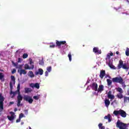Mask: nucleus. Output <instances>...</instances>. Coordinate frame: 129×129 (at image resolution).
<instances>
[{
	"label": "nucleus",
	"mask_w": 129,
	"mask_h": 129,
	"mask_svg": "<svg viewBox=\"0 0 129 129\" xmlns=\"http://www.w3.org/2000/svg\"><path fill=\"white\" fill-rule=\"evenodd\" d=\"M62 46V49H67L68 48V45L67 44V42L66 41H59V40H55V44L54 43H50L49 47L50 48H61Z\"/></svg>",
	"instance_id": "nucleus-1"
},
{
	"label": "nucleus",
	"mask_w": 129,
	"mask_h": 129,
	"mask_svg": "<svg viewBox=\"0 0 129 129\" xmlns=\"http://www.w3.org/2000/svg\"><path fill=\"white\" fill-rule=\"evenodd\" d=\"M112 81L113 83H119V84H121L122 85H123V84L124 83L123 79H122L121 77L113 78L112 79Z\"/></svg>",
	"instance_id": "nucleus-2"
},
{
	"label": "nucleus",
	"mask_w": 129,
	"mask_h": 129,
	"mask_svg": "<svg viewBox=\"0 0 129 129\" xmlns=\"http://www.w3.org/2000/svg\"><path fill=\"white\" fill-rule=\"evenodd\" d=\"M113 114L117 116L118 114L121 115L122 117H126V113L123 110L120 109L119 110H114L113 111Z\"/></svg>",
	"instance_id": "nucleus-3"
},
{
	"label": "nucleus",
	"mask_w": 129,
	"mask_h": 129,
	"mask_svg": "<svg viewBox=\"0 0 129 129\" xmlns=\"http://www.w3.org/2000/svg\"><path fill=\"white\" fill-rule=\"evenodd\" d=\"M116 127H118L119 129H126V124L123 123L118 120L116 123Z\"/></svg>",
	"instance_id": "nucleus-4"
},
{
	"label": "nucleus",
	"mask_w": 129,
	"mask_h": 129,
	"mask_svg": "<svg viewBox=\"0 0 129 129\" xmlns=\"http://www.w3.org/2000/svg\"><path fill=\"white\" fill-rule=\"evenodd\" d=\"M118 69H120V68H122L123 69H125V70H128V67L126 66V63L123 64V61L122 60H120L119 62V64H118Z\"/></svg>",
	"instance_id": "nucleus-5"
},
{
	"label": "nucleus",
	"mask_w": 129,
	"mask_h": 129,
	"mask_svg": "<svg viewBox=\"0 0 129 129\" xmlns=\"http://www.w3.org/2000/svg\"><path fill=\"white\" fill-rule=\"evenodd\" d=\"M22 100H23V96L21 95V93H19L17 96V106H18V107L23 105V104H21V101H22Z\"/></svg>",
	"instance_id": "nucleus-6"
},
{
	"label": "nucleus",
	"mask_w": 129,
	"mask_h": 129,
	"mask_svg": "<svg viewBox=\"0 0 129 129\" xmlns=\"http://www.w3.org/2000/svg\"><path fill=\"white\" fill-rule=\"evenodd\" d=\"M23 99L24 100H25V101H28L30 104H32V103H33V101H34L32 97L28 95L25 96Z\"/></svg>",
	"instance_id": "nucleus-7"
},
{
	"label": "nucleus",
	"mask_w": 129,
	"mask_h": 129,
	"mask_svg": "<svg viewBox=\"0 0 129 129\" xmlns=\"http://www.w3.org/2000/svg\"><path fill=\"white\" fill-rule=\"evenodd\" d=\"M90 87H91L93 90H94L95 91H97V89L98 88V85L96 83L94 82L90 85Z\"/></svg>",
	"instance_id": "nucleus-8"
},
{
	"label": "nucleus",
	"mask_w": 129,
	"mask_h": 129,
	"mask_svg": "<svg viewBox=\"0 0 129 129\" xmlns=\"http://www.w3.org/2000/svg\"><path fill=\"white\" fill-rule=\"evenodd\" d=\"M34 68L35 66H34V64L32 65L30 67L28 64H25L24 66L25 70H33V69H34Z\"/></svg>",
	"instance_id": "nucleus-9"
},
{
	"label": "nucleus",
	"mask_w": 129,
	"mask_h": 129,
	"mask_svg": "<svg viewBox=\"0 0 129 129\" xmlns=\"http://www.w3.org/2000/svg\"><path fill=\"white\" fill-rule=\"evenodd\" d=\"M44 73V71L42 69H39L38 71H36L35 72V75H43Z\"/></svg>",
	"instance_id": "nucleus-10"
},
{
	"label": "nucleus",
	"mask_w": 129,
	"mask_h": 129,
	"mask_svg": "<svg viewBox=\"0 0 129 129\" xmlns=\"http://www.w3.org/2000/svg\"><path fill=\"white\" fill-rule=\"evenodd\" d=\"M112 92L111 91H109L107 93V97L109 99H114V96L111 94Z\"/></svg>",
	"instance_id": "nucleus-11"
},
{
	"label": "nucleus",
	"mask_w": 129,
	"mask_h": 129,
	"mask_svg": "<svg viewBox=\"0 0 129 129\" xmlns=\"http://www.w3.org/2000/svg\"><path fill=\"white\" fill-rule=\"evenodd\" d=\"M10 113L11 114V116H8L7 117L11 121L14 120L15 119V113L14 112H11Z\"/></svg>",
	"instance_id": "nucleus-12"
},
{
	"label": "nucleus",
	"mask_w": 129,
	"mask_h": 129,
	"mask_svg": "<svg viewBox=\"0 0 129 129\" xmlns=\"http://www.w3.org/2000/svg\"><path fill=\"white\" fill-rule=\"evenodd\" d=\"M99 76L101 78V79H103V77H104V76H105V70H101Z\"/></svg>",
	"instance_id": "nucleus-13"
},
{
	"label": "nucleus",
	"mask_w": 129,
	"mask_h": 129,
	"mask_svg": "<svg viewBox=\"0 0 129 129\" xmlns=\"http://www.w3.org/2000/svg\"><path fill=\"white\" fill-rule=\"evenodd\" d=\"M18 73H19L20 75L22 76V74H27V71L25 70H23V69H21V70H18Z\"/></svg>",
	"instance_id": "nucleus-14"
},
{
	"label": "nucleus",
	"mask_w": 129,
	"mask_h": 129,
	"mask_svg": "<svg viewBox=\"0 0 129 129\" xmlns=\"http://www.w3.org/2000/svg\"><path fill=\"white\" fill-rule=\"evenodd\" d=\"M111 116L109 114H108V115L105 116L104 118V119H108V122H110V121H111Z\"/></svg>",
	"instance_id": "nucleus-15"
},
{
	"label": "nucleus",
	"mask_w": 129,
	"mask_h": 129,
	"mask_svg": "<svg viewBox=\"0 0 129 129\" xmlns=\"http://www.w3.org/2000/svg\"><path fill=\"white\" fill-rule=\"evenodd\" d=\"M105 106L107 107H108L109 106V104H110V101H109V100L108 99H106L105 100Z\"/></svg>",
	"instance_id": "nucleus-16"
},
{
	"label": "nucleus",
	"mask_w": 129,
	"mask_h": 129,
	"mask_svg": "<svg viewBox=\"0 0 129 129\" xmlns=\"http://www.w3.org/2000/svg\"><path fill=\"white\" fill-rule=\"evenodd\" d=\"M97 91H98V92H101L102 91H103V85H99V88Z\"/></svg>",
	"instance_id": "nucleus-17"
},
{
	"label": "nucleus",
	"mask_w": 129,
	"mask_h": 129,
	"mask_svg": "<svg viewBox=\"0 0 129 129\" xmlns=\"http://www.w3.org/2000/svg\"><path fill=\"white\" fill-rule=\"evenodd\" d=\"M28 76L31 78H33V77H35V75H34V73L32 71L29 72Z\"/></svg>",
	"instance_id": "nucleus-18"
},
{
	"label": "nucleus",
	"mask_w": 129,
	"mask_h": 129,
	"mask_svg": "<svg viewBox=\"0 0 129 129\" xmlns=\"http://www.w3.org/2000/svg\"><path fill=\"white\" fill-rule=\"evenodd\" d=\"M25 93H29L32 92V89L30 88H25L24 89Z\"/></svg>",
	"instance_id": "nucleus-19"
},
{
	"label": "nucleus",
	"mask_w": 129,
	"mask_h": 129,
	"mask_svg": "<svg viewBox=\"0 0 129 129\" xmlns=\"http://www.w3.org/2000/svg\"><path fill=\"white\" fill-rule=\"evenodd\" d=\"M110 56H113V53L112 52L108 53L107 55V56L106 57V60H107L108 59H110Z\"/></svg>",
	"instance_id": "nucleus-20"
},
{
	"label": "nucleus",
	"mask_w": 129,
	"mask_h": 129,
	"mask_svg": "<svg viewBox=\"0 0 129 129\" xmlns=\"http://www.w3.org/2000/svg\"><path fill=\"white\" fill-rule=\"evenodd\" d=\"M107 83L108 86H111V84H112V81L110 79H107Z\"/></svg>",
	"instance_id": "nucleus-21"
},
{
	"label": "nucleus",
	"mask_w": 129,
	"mask_h": 129,
	"mask_svg": "<svg viewBox=\"0 0 129 129\" xmlns=\"http://www.w3.org/2000/svg\"><path fill=\"white\" fill-rule=\"evenodd\" d=\"M93 52L98 54H101V50H98V49H93Z\"/></svg>",
	"instance_id": "nucleus-22"
},
{
	"label": "nucleus",
	"mask_w": 129,
	"mask_h": 129,
	"mask_svg": "<svg viewBox=\"0 0 129 129\" xmlns=\"http://www.w3.org/2000/svg\"><path fill=\"white\" fill-rule=\"evenodd\" d=\"M99 128L100 129H105V126L102 125V123H100L98 124Z\"/></svg>",
	"instance_id": "nucleus-23"
},
{
	"label": "nucleus",
	"mask_w": 129,
	"mask_h": 129,
	"mask_svg": "<svg viewBox=\"0 0 129 129\" xmlns=\"http://www.w3.org/2000/svg\"><path fill=\"white\" fill-rule=\"evenodd\" d=\"M5 78V75L3 73H0V80H3Z\"/></svg>",
	"instance_id": "nucleus-24"
},
{
	"label": "nucleus",
	"mask_w": 129,
	"mask_h": 129,
	"mask_svg": "<svg viewBox=\"0 0 129 129\" xmlns=\"http://www.w3.org/2000/svg\"><path fill=\"white\" fill-rule=\"evenodd\" d=\"M108 66L112 69H114V66H113L110 61H109L108 62Z\"/></svg>",
	"instance_id": "nucleus-25"
},
{
	"label": "nucleus",
	"mask_w": 129,
	"mask_h": 129,
	"mask_svg": "<svg viewBox=\"0 0 129 129\" xmlns=\"http://www.w3.org/2000/svg\"><path fill=\"white\" fill-rule=\"evenodd\" d=\"M34 87L35 88H37V89H39V88H40V84H39V83H35L34 85Z\"/></svg>",
	"instance_id": "nucleus-26"
},
{
	"label": "nucleus",
	"mask_w": 129,
	"mask_h": 129,
	"mask_svg": "<svg viewBox=\"0 0 129 129\" xmlns=\"http://www.w3.org/2000/svg\"><path fill=\"white\" fill-rule=\"evenodd\" d=\"M47 71H48L49 73L51 72L52 71V67H48L46 68Z\"/></svg>",
	"instance_id": "nucleus-27"
},
{
	"label": "nucleus",
	"mask_w": 129,
	"mask_h": 129,
	"mask_svg": "<svg viewBox=\"0 0 129 129\" xmlns=\"http://www.w3.org/2000/svg\"><path fill=\"white\" fill-rule=\"evenodd\" d=\"M117 96L118 98H119L120 99H121V98H123V96L121 94L117 95Z\"/></svg>",
	"instance_id": "nucleus-28"
},
{
	"label": "nucleus",
	"mask_w": 129,
	"mask_h": 129,
	"mask_svg": "<svg viewBox=\"0 0 129 129\" xmlns=\"http://www.w3.org/2000/svg\"><path fill=\"white\" fill-rule=\"evenodd\" d=\"M68 57H69L70 61H71V60H72V56L71 55V52H70L68 54Z\"/></svg>",
	"instance_id": "nucleus-29"
},
{
	"label": "nucleus",
	"mask_w": 129,
	"mask_h": 129,
	"mask_svg": "<svg viewBox=\"0 0 129 129\" xmlns=\"http://www.w3.org/2000/svg\"><path fill=\"white\" fill-rule=\"evenodd\" d=\"M11 79L13 81V82H15L16 81V78H15V76H11Z\"/></svg>",
	"instance_id": "nucleus-30"
},
{
	"label": "nucleus",
	"mask_w": 129,
	"mask_h": 129,
	"mask_svg": "<svg viewBox=\"0 0 129 129\" xmlns=\"http://www.w3.org/2000/svg\"><path fill=\"white\" fill-rule=\"evenodd\" d=\"M125 53L126 56H129V49H127L125 50Z\"/></svg>",
	"instance_id": "nucleus-31"
},
{
	"label": "nucleus",
	"mask_w": 129,
	"mask_h": 129,
	"mask_svg": "<svg viewBox=\"0 0 129 129\" xmlns=\"http://www.w3.org/2000/svg\"><path fill=\"white\" fill-rule=\"evenodd\" d=\"M13 65H14V67H16V68H18V62L15 63L14 61L12 62Z\"/></svg>",
	"instance_id": "nucleus-32"
},
{
	"label": "nucleus",
	"mask_w": 129,
	"mask_h": 129,
	"mask_svg": "<svg viewBox=\"0 0 129 129\" xmlns=\"http://www.w3.org/2000/svg\"><path fill=\"white\" fill-rule=\"evenodd\" d=\"M20 84H19L17 86V91L18 93H21V92H20Z\"/></svg>",
	"instance_id": "nucleus-33"
},
{
	"label": "nucleus",
	"mask_w": 129,
	"mask_h": 129,
	"mask_svg": "<svg viewBox=\"0 0 129 129\" xmlns=\"http://www.w3.org/2000/svg\"><path fill=\"white\" fill-rule=\"evenodd\" d=\"M127 100H128V97H124V103H125V102H127Z\"/></svg>",
	"instance_id": "nucleus-34"
},
{
	"label": "nucleus",
	"mask_w": 129,
	"mask_h": 129,
	"mask_svg": "<svg viewBox=\"0 0 129 129\" xmlns=\"http://www.w3.org/2000/svg\"><path fill=\"white\" fill-rule=\"evenodd\" d=\"M23 59H26V58H28V54L24 53L23 55Z\"/></svg>",
	"instance_id": "nucleus-35"
},
{
	"label": "nucleus",
	"mask_w": 129,
	"mask_h": 129,
	"mask_svg": "<svg viewBox=\"0 0 129 129\" xmlns=\"http://www.w3.org/2000/svg\"><path fill=\"white\" fill-rule=\"evenodd\" d=\"M117 90L118 92H120V93H121L122 92V89L120 88H118Z\"/></svg>",
	"instance_id": "nucleus-36"
},
{
	"label": "nucleus",
	"mask_w": 129,
	"mask_h": 129,
	"mask_svg": "<svg viewBox=\"0 0 129 129\" xmlns=\"http://www.w3.org/2000/svg\"><path fill=\"white\" fill-rule=\"evenodd\" d=\"M29 62H30V64L31 65H33L32 64H34V61H33V59H29Z\"/></svg>",
	"instance_id": "nucleus-37"
},
{
	"label": "nucleus",
	"mask_w": 129,
	"mask_h": 129,
	"mask_svg": "<svg viewBox=\"0 0 129 129\" xmlns=\"http://www.w3.org/2000/svg\"><path fill=\"white\" fill-rule=\"evenodd\" d=\"M10 90H13V83H12V82L10 83Z\"/></svg>",
	"instance_id": "nucleus-38"
},
{
	"label": "nucleus",
	"mask_w": 129,
	"mask_h": 129,
	"mask_svg": "<svg viewBox=\"0 0 129 129\" xmlns=\"http://www.w3.org/2000/svg\"><path fill=\"white\" fill-rule=\"evenodd\" d=\"M33 98L34 99H35V100H38L39 99V97L38 96H34Z\"/></svg>",
	"instance_id": "nucleus-39"
},
{
	"label": "nucleus",
	"mask_w": 129,
	"mask_h": 129,
	"mask_svg": "<svg viewBox=\"0 0 129 129\" xmlns=\"http://www.w3.org/2000/svg\"><path fill=\"white\" fill-rule=\"evenodd\" d=\"M22 117H24V114L22 113H21L19 115V118L21 119V118H22Z\"/></svg>",
	"instance_id": "nucleus-40"
},
{
	"label": "nucleus",
	"mask_w": 129,
	"mask_h": 129,
	"mask_svg": "<svg viewBox=\"0 0 129 129\" xmlns=\"http://www.w3.org/2000/svg\"><path fill=\"white\" fill-rule=\"evenodd\" d=\"M16 72H17V70L15 69H14L13 70V71H12V74H15V73H16Z\"/></svg>",
	"instance_id": "nucleus-41"
},
{
	"label": "nucleus",
	"mask_w": 129,
	"mask_h": 129,
	"mask_svg": "<svg viewBox=\"0 0 129 129\" xmlns=\"http://www.w3.org/2000/svg\"><path fill=\"white\" fill-rule=\"evenodd\" d=\"M30 87H32V88H35V84H33V83L31 84Z\"/></svg>",
	"instance_id": "nucleus-42"
},
{
	"label": "nucleus",
	"mask_w": 129,
	"mask_h": 129,
	"mask_svg": "<svg viewBox=\"0 0 129 129\" xmlns=\"http://www.w3.org/2000/svg\"><path fill=\"white\" fill-rule=\"evenodd\" d=\"M45 76H46V77L48 76V75H49L48 72V71H46L45 72Z\"/></svg>",
	"instance_id": "nucleus-43"
},
{
	"label": "nucleus",
	"mask_w": 129,
	"mask_h": 129,
	"mask_svg": "<svg viewBox=\"0 0 129 129\" xmlns=\"http://www.w3.org/2000/svg\"><path fill=\"white\" fill-rule=\"evenodd\" d=\"M22 61V58H19L18 60V63H20V62Z\"/></svg>",
	"instance_id": "nucleus-44"
},
{
	"label": "nucleus",
	"mask_w": 129,
	"mask_h": 129,
	"mask_svg": "<svg viewBox=\"0 0 129 129\" xmlns=\"http://www.w3.org/2000/svg\"><path fill=\"white\" fill-rule=\"evenodd\" d=\"M20 121H21V119H20V118H18V119H17L16 120V122H20Z\"/></svg>",
	"instance_id": "nucleus-45"
},
{
	"label": "nucleus",
	"mask_w": 129,
	"mask_h": 129,
	"mask_svg": "<svg viewBox=\"0 0 129 129\" xmlns=\"http://www.w3.org/2000/svg\"><path fill=\"white\" fill-rule=\"evenodd\" d=\"M22 67H23V65H19V69H21V70H22Z\"/></svg>",
	"instance_id": "nucleus-46"
},
{
	"label": "nucleus",
	"mask_w": 129,
	"mask_h": 129,
	"mask_svg": "<svg viewBox=\"0 0 129 129\" xmlns=\"http://www.w3.org/2000/svg\"><path fill=\"white\" fill-rule=\"evenodd\" d=\"M24 112H25V114H28V110H27V109L24 110Z\"/></svg>",
	"instance_id": "nucleus-47"
},
{
	"label": "nucleus",
	"mask_w": 129,
	"mask_h": 129,
	"mask_svg": "<svg viewBox=\"0 0 129 129\" xmlns=\"http://www.w3.org/2000/svg\"><path fill=\"white\" fill-rule=\"evenodd\" d=\"M13 90H10V94L11 95H12V94H13Z\"/></svg>",
	"instance_id": "nucleus-48"
},
{
	"label": "nucleus",
	"mask_w": 129,
	"mask_h": 129,
	"mask_svg": "<svg viewBox=\"0 0 129 129\" xmlns=\"http://www.w3.org/2000/svg\"><path fill=\"white\" fill-rule=\"evenodd\" d=\"M13 96H15L16 95V94H17V92H13Z\"/></svg>",
	"instance_id": "nucleus-49"
},
{
	"label": "nucleus",
	"mask_w": 129,
	"mask_h": 129,
	"mask_svg": "<svg viewBox=\"0 0 129 129\" xmlns=\"http://www.w3.org/2000/svg\"><path fill=\"white\" fill-rule=\"evenodd\" d=\"M14 102H10V105H12V104H14Z\"/></svg>",
	"instance_id": "nucleus-50"
},
{
	"label": "nucleus",
	"mask_w": 129,
	"mask_h": 129,
	"mask_svg": "<svg viewBox=\"0 0 129 129\" xmlns=\"http://www.w3.org/2000/svg\"><path fill=\"white\" fill-rule=\"evenodd\" d=\"M14 111H15V112L18 111V108H15V109H14Z\"/></svg>",
	"instance_id": "nucleus-51"
},
{
	"label": "nucleus",
	"mask_w": 129,
	"mask_h": 129,
	"mask_svg": "<svg viewBox=\"0 0 129 129\" xmlns=\"http://www.w3.org/2000/svg\"><path fill=\"white\" fill-rule=\"evenodd\" d=\"M123 87H126V86L124 84V83L122 85Z\"/></svg>",
	"instance_id": "nucleus-52"
},
{
	"label": "nucleus",
	"mask_w": 129,
	"mask_h": 129,
	"mask_svg": "<svg viewBox=\"0 0 129 129\" xmlns=\"http://www.w3.org/2000/svg\"><path fill=\"white\" fill-rule=\"evenodd\" d=\"M116 54L117 55H118V54H119V52L116 51Z\"/></svg>",
	"instance_id": "nucleus-53"
},
{
	"label": "nucleus",
	"mask_w": 129,
	"mask_h": 129,
	"mask_svg": "<svg viewBox=\"0 0 129 129\" xmlns=\"http://www.w3.org/2000/svg\"><path fill=\"white\" fill-rule=\"evenodd\" d=\"M41 62H42V63H41V62H39V64L40 65H42L44 63V62L43 61H41Z\"/></svg>",
	"instance_id": "nucleus-54"
},
{
	"label": "nucleus",
	"mask_w": 129,
	"mask_h": 129,
	"mask_svg": "<svg viewBox=\"0 0 129 129\" xmlns=\"http://www.w3.org/2000/svg\"><path fill=\"white\" fill-rule=\"evenodd\" d=\"M122 14L123 15V14H125V15H127L128 14H126V13H122Z\"/></svg>",
	"instance_id": "nucleus-55"
},
{
	"label": "nucleus",
	"mask_w": 129,
	"mask_h": 129,
	"mask_svg": "<svg viewBox=\"0 0 129 129\" xmlns=\"http://www.w3.org/2000/svg\"><path fill=\"white\" fill-rule=\"evenodd\" d=\"M93 49H98L97 47H94Z\"/></svg>",
	"instance_id": "nucleus-56"
},
{
	"label": "nucleus",
	"mask_w": 129,
	"mask_h": 129,
	"mask_svg": "<svg viewBox=\"0 0 129 129\" xmlns=\"http://www.w3.org/2000/svg\"><path fill=\"white\" fill-rule=\"evenodd\" d=\"M111 105H112V104H113V102H112V103H111Z\"/></svg>",
	"instance_id": "nucleus-57"
},
{
	"label": "nucleus",
	"mask_w": 129,
	"mask_h": 129,
	"mask_svg": "<svg viewBox=\"0 0 129 129\" xmlns=\"http://www.w3.org/2000/svg\"><path fill=\"white\" fill-rule=\"evenodd\" d=\"M29 129H32V128H31L30 126L29 127Z\"/></svg>",
	"instance_id": "nucleus-58"
},
{
	"label": "nucleus",
	"mask_w": 129,
	"mask_h": 129,
	"mask_svg": "<svg viewBox=\"0 0 129 129\" xmlns=\"http://www.w3.org/2000/svg\"><path fill=\"white\" fill-rule=\"evenodd\" d=\"M24 123H21L22 124H23Z\"/></svg>",
	"instance_id": "nucleus-59"
},
{
	"label": "nucleus",
	"mask_w": 129,
	"mask_h": 129,
	"mask_svg": "<svg viewBox=\"0 0 129 129\" xmlns=\"http://www.w3.org/2000/svg\"><path fill=\"white\" fill-rule=\"evenodd\" d=\"M12 48H13V46H12V47H11Z\"/></svg>",
	"instance_id": "nucleus-60"
},
{
	"label": "nucleus",
	"mask_w": 129,
	"mask_h": 129,
	"mask_svg": "<svg viewBox=\"0 0 129 129\" xmlns=\"http://www.w3.org/2000/svg\"><path fill=\"white\" fill-rule=\"evenodd\" d=\"M126 49H128V48L127 47Z\"/></svg>",
	"instance_id": "nucleus-61"
}]
</instances>
